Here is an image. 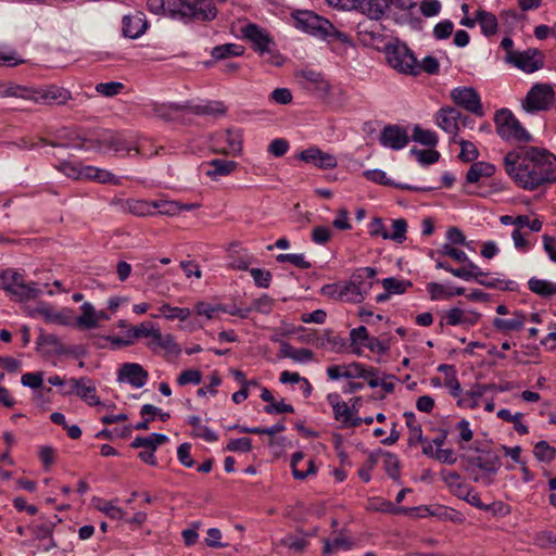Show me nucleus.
<instances>
[{
	"instance_id": "4c0bfd02",
	"label": "nucleus",
	"mask_w": 556,
	"mask_h": 556,
	"mask_svg": "<svg viewBox=\"0 0 556 556\" xmlns=\"http://www.w3.org/2000/svg\"><path fill=\"white\" fill-rule=\"evenodd\" d=\"M153 344L162 348L169 354L178 355L181 351L172 334L163 336L160 330L157 333H155V338L151 343H149V346L153 348Z\"/></svg>"
},
{
	"instance_id": "9d476101",
	"label": "nucleus",
	"mask_w": 556,
	"mask_h": 556,
	"mask_svg": "<svg viewBox=\"0 0 556 556\" xmlns=\"http://www.w3.org/2000/svg\"><path fill=\"white\" fill-rule=\"evenodd\" d=\"M414 5L412 0H363L362 12L371 20H380L392 8L407 11Z\"/></svg>"
},
{
	"instance_id": "37998d69",
	"label": "nucleus",
	"mask_w": 556,
	"mask_h": 556,
	"mask_svg": "<svg viewBox=\"0 0 556 556\" xmlns=\"http://www.w3.org/2000/svg\"><path fill=\"white\" fill-rule=\"evenodd\" d=\"M485 277H478V280H476L481 286H484L486 288H496L504 291H516L518 288V285L514 280H501L497 278L493 279H484Z\"/></svg>"
},
{
	"instance_id": "58836bf2",
	"label": "nucleus",
	"mask_w": 556,
	"mask_h": 556,
	"mask_svg": "<svg viewBox=\"0 0 556 556\" xmlns=\"http://www.w3.org/2000/svg\"><path fill=\"white\" fill-rule=\"evenodd\" d=\"M413 140L430 148L435 147L439 141L434 131L424 129L419 125H415L413 129Z\"/></svg>"
},
{
	"instance_id": "f8f14e48",
	"label": "nucleus",
	"mask_w": 556,
	"mask_h": 556,
	"mask_svg": "<svg viewBox=\"0 0 556 556\" xmlns=\"http://www.w3.org/2000/svg\"><path fill=\"white\" fill-rule=\"evenodd\" d=\"M453 102L481 117L484 115L479 93L472 87H458L451 91Z\"/></svg>"
},
{
	"instance_id": "052dcab7",
	"label": "nucleus",
	"mask_w": 556,
	"mask_h": 556,
	"mask_svg": "<svg viewBox=\"0 0 556 556\" xmlns=\"http://www.w3.org/2000/svg\"><path fill=\"white\" fill-rule=\"evenodd\" d=\"M251 448H252V440L247 437L230 440L226 446V450L230 451V452L247 453V452H250Z\"/></svg>"
},
{
	"instance_id": "4d7b16f0",
	"label": "nucleus",
	"mask_w": 556,
	"mask_h": 556,
	"mask_svg": "<svg viewBox=\"0 0 556 556\" xmlns=\"http://www.w3.org/2000/svg\"><path fill=\"white\" fill-rule=\"evenodd\" d=\"M254 283L258 288H268L271 281V274L269 270H265L262 268H251L249 269Z\"/></svg>"
},
{
	"instance_id": "a878e982",
	"label": "nucleus",
	"mask_w": 556,
	"mask_h": 556,
	"mask_svg": "<svg viewBox=\"0 0 556 556\" xmlns=\"http://www.w3.org/2000/svg\"><path fill=\"white\" fill-rule=\"evenodd\" d=\"M123 212L144 217L153 215V201L128 199L121 203Z\"/></svg>"
},
{
	"instance_id": "8fccbe9b",
	"label": "nucleus",
	"mask_w": 556,
	"mask_h": 556,
	"mask_svg": "<svg viewBox=\"0 0 556 556\" xmlns=\"http://www.w3.org/2000/svg\"><path fill=\"white\" fill-rule=\"evenodd\" d=\"M160 311L167 319L177 318L179 320H185L190 316V309L187 307H173L168 304H163Z\"/></svg>"
},
{
	"instance_id": "c03bdc74",
	"label": "nucleus",
	"mask_w": 556,
	"mask_h": 556,
	"mask_svg": "<svg viewBox=\"0 0 556 556\" xmlns=\"http://www.w3.org/2000/svg\"><path fill=\"white\" fill-rule=\"evenodd\" d=\"M323 543H324V547H323L324 555H331L339 548L351 549L354 545V543L352 541L344 539V538H336L333 541L325 539V540H323Z\"/></svg>"
},
{
	"instance_id": "bb28decb",
	"label": "nucleus",
	"mask_w": 556,
	"mask_h": 556,
	"mask_svg": "<svg viewBox=\"0 0 556 556\" xmlns=\"http://www.w3.org/2000/svg\"><path fill=\"white\" fill-rule=\"evenodd\" d=\"M495 173V166L488 162H475L466 174L469 184H476L482 177H491Z\"/></svg>"
},
{
	"instance_id": "f704fd0d",
	"label": "nucleus",
	"mask_w": 556,
	"mask_h": 556,
	"mask_svg": "<svg viewBox=\"0 0 556 556\" xmlns=\"http://www.w3.org/2000/svg\"><path fill=\"white\" fill-rule=\"evenodd\" d=\"M364 290L357 289L354 282L346 281L341 286L339 300L349 303H361L365 299Z\"/></svg>"
},
{
	"instance_id": "aec40b11",
	"label": "nucleus",
	"mask_w": 556,
	"mask_h": 556,
	"mask_svg": "<svg viewBox=\"0 0 556 556\" xmlns=\"http://www.w3.org/2000/svg\"><path fill=\"white\" fill-rule=\"evenodd\" d=\"M363 175L368 180H370L372 182H376V184H379L382 186L394 187V188L402 189V190L430 191L433 189L431 187H427V188L426 187H416V186H410V185H406V184L395 182L392 179L388 178L387 174L381 169H368V170H365L363 173Z\"/></svg>"
},
{
	"instance_id": "9b49d317",
	"label": "nucleus",
	"mask_w": 556,
	"mask_h": 556,
	"mask_svg": "<svg viewBox=\"0 0 556 556\" xmlns=\"http://www.w3.org/2000/svg\"><path fill=\"white\" fill-rule=\"evenodd\" d=\"M72 99L71 91L55 85L31 88L30 101L42 105H62Z\"/></svg>"
},
{
	"instance_id": "f3484780",
	"label": "nucleus",
	"mask_w": 556,
	"mask_h": 556,
	"mask_svg": "<svg viewBox=\"0 0 556 556\" xmlns=\"http://www.w3.org/2000/svg\"><path fill=\"white\" fill-rule=\"evenodd\" d=\"M299 157L300 160L314 164L321 169H331L337 166V157L333 154L324 152L316 147L303 150Z\"/></svg>"
},
{
	"instance_id": "1a4fd4ad",
	"label": "nucleus",
	"mask_w": 556,
	"mask_h": 556,
	"mask_svg": "<svg viewBox=\"0 0 556 556\" xmlns=\"http://www.w3.org/2000/svg\"><path fill=\"white\" fill-rule=\"evenodd\" d=\"M505 61L525 73H534L544 66V54L536 48H529L517 54L505 55Z\"/></svg>"
},
{
	"instance_id": "774afa93",
	"label": "nucleus",
	"mask_w": 556,
	"mask_h": 556,
	"mask_svg": "<svg viewBox=\"0 0 556 556\" xmlns=\"http://www.w3.org/2000/svg\"><path fill=\"white\" fill-rule=\"evenodd\" d=\"M453 28L454 25L451 21H442L434 26L433 36L440 40L446 39L452 35Z\"/></svg>"
},
{
	"instance_id": "6e6552de",
	"label": "nucleus",
	"mask_w": 556,
	"mask_h": 556,
	"mask_svg": "<svg viewBox=\"0 0 556 556\" xmlns=\"http://www.w3.org/2000/svg\"><path fill=\"white\" fill-rule=\"evenodd\" d=\"M555 92L549 84H535L522 101V109L528 113L546 111L553 103Z\"/></svg>"
},
{
	"instance_id": "2eb2a0df",
	"label": "nucleus",
	"mask_w": 556,
	"mask_h": 556,
	"mask_svg": "<svg viewBox=\"0 0 556 556\" xmlns=\"http://www.w3.org/2000/svg\"><path fill=\"white\" fill-rule=\"evenodd\" d=\"M379 142L386 148L401 150L409 142L405 128L399 125H387L380 132Z\"/></svg>"
},
{
	"instance_id": "ddd939ff",
	"label": "nucleus",
	"mask_w": 556,
	"mask_h": 556,
	"mask_svg": "<svg viewBox=\"0 0 556 556\" xmlns=\"http://www.w3.org/2000/svg\"><path fill=\"white\" fill-rule=\"evenodd\" d=\"M64 395L76 394L90 406H104L96 394V386L87 377L70 380V389L63 392Z\"/></svg>"
},
{
	"instance_id": "2f4dec72",
	"label": "nucleus",
	"mask_w": 556,
	"mask_h": 556,
	"mask_svg": "<svg viewBox=\"0 0 556 556\" xmlns=\"http://www.w3.org/2000/svg\"><path fill=\"white\" fill-rule=\"evenodd\" d=\"M81 315L77 317L76 325L79 328L92 329L98 326L97 312L93 305L86 302L81 305Z\"/></svg>"
},
{
	"instance_id": "7ed1b4c3",
	"label": "nucleus",
	"mask_w": 556,
	"mask_h": 556,
	"mask_svg": "<svg viewBox=\"0 0 556 556\" xmlns=\"http://www.w3.org/2000/svg\"><path fill=\"white\" fill-rule=\"evenodd\" d=\"M167 15L184 23L210 22L216 17L217 9L208 0H168Z\"/></svg>"
},
{
	"instance_id": "20e7f679",
	"label": "nucleus",
	"mask_w": 556,
	"mask_h": 556,
	"mask_svg": "<svg viewBox=\"0 0 556 556\" xmlns=\"http://www.w3.org/2000/svg\"><path fill=\"white\" fill-rule=\"evenodd\" d=\"M480 455L470 456L463 455L462 459L465 462V469L470 473L476 483L483 485H491L494 482V477L502 467L501 456L492 451H482Z\"/></svg>"
},
{
	"instance_id": "39448f33",
	"label": "nucleus",
	"mask_w": 556,
	"mask_h": 556,
	"mask_svg": "<svg viewBox=\"0 0 556 556\" xmlns=\"http://www.w3.org/2000/svg\"><path fill=\"white\" fill-rule=\"evenodd\" d=\"M494 123L497 135L505 141L528 143L532 135L521 125L508 109H501L495 112Z\"/></svg>"
},
{
	"instance_id": "49530a36",
	"label": "nucleus",
	"mask_w": 556,
	"mask_h": 556,
	"mask_svg": "<svg viewBox=\"0 0 556 556\" xmlns=\"http://www.w3.org/2000/svg\"><path fill=\"white\" fill-rule=\"evenodd\" d=\"M187 109V105L179 103H170V104H155L153 106V114L157 117H161L165 121H169L172 118V112H181Z\"/></svg>"
},
{
	"instance_id": "5701e85b",
	"label": "nucleus",
	"mask_w": 556,
	"mask_h": 556,
	"mask_svg": "<svg viewBox=\"0 0 556 556\" xmlns=\"http://www.w3.org/2000/svg\"><path fill=\"white\" fill-rule=\"evenodd\" d=\"M377 270L372 267L357 268L352 275L349 281L354 282L357 289L364 290L365 295L371 289L376 277Z\"/></svg>"
},
{
	"instance_id": "864d4df0",
	"label": "nucleus",
	"mask_w": 556,
	"mask_h": 556,
	"mask_svg": "<svg viewBox=\"0 0 556 556\" xmlns=\"http://www.w3.org/2000/svg\"><path fill=\"white\" fill-rule=\"evenodd\" d=\"M124 89V84L118 81L100 83L96 86V91L104 97H114Z\"/></svg>"
},
{
	"instance_id": "a211bd4d",
	"label": "nucleus",
	"mask_w": 556,
	"mask_h": 556,
	"mask_svg": "<svg viewBox=\"0 0 556 556\" xmlns=\"http://www.w3.org/2000/svg\"><path fill=\"white\" fill-rule=\"evenodd\" d=\"M41 292L42 291L37 288L36 282H25L24 277L18 274V279L13 282V286L8 294L11 295L15 301L24 302L39 296Z\"/></svg>"
},
{
	"instance_id": "423d86ee",
	"label": "nucleus",
	"mask_w": 556,
	"mask_h": 556,
	"mask_svg": "<svg viewBox=\"0 0 556 556\" xmlns=\"http://www.w3.org/2000/svg\"><path fill=\"white\" fill-rule=\"evenodd\" d=\"M386 58L389 65L397 72L410 75L418 74L417 59L405 43H388L386 46Z\"/></svg>"
},
{
	"instance_id": "0e129e2a",
	"label": "nucleus",
	"mask_w": 556,
	"mask_h": 556,
	"mask_svg": "<svg viewBox=\"0 0 556 556\" xmlns=\"http://www.w3.org/2000/svg\"><path fill=\"white\" fill-rule=\"evenodd\" d=\"M289 150V142L283 138L274 139L268 146V152L276 157L283 156Z\"/></svg>"
},
{
	"instance_id": "3c124183",
	"label": "nucleus",
	"mask_w": 556,
	"mask_h": 556,
	"mask_svg": "<svg viewBox=\"0 0 556 556\" xmlns=\"http://www.w3.org/2000/svg\"><path fill=\"white\" fill-rule=\"evenodd\" d=\"M276 260L279 263H291L301 269H308L312 267V264L305 260L303 254H279Z\"/></svg>"
},
{
	"instance_id": "393cba45",
	"label": "nucleus",
	"mask_w": 556,
	"mask_h": 556,
	"mask_svg": "<svg viewBox=\"0 0 556 556\" xmlns=\"http://www.w3.org/2000/svg\"><path fill=\"white\" fill-rule=\"evenodd\" d=\"M237 162L222 159H214L207 163L206 176L216 180L220 176H227L237 168Z\"/></svg>"
},
{
	"instance_id": "72a5a7b5",
	"label": "nucleus",
	"mask_w": 556,
	"mask_h": 556,
	"mask_svg": "<svg viewBox=\"0 0 556 556\" xmlns=\"http://www.w3.org/2000/svg\"><path fill=\"white\" fill-rule=\"evenodd\" d=\"M528 286L533 293L540 296L549 298L556 295V282H551L547 280L532 277L528 281Z\"/></svg>"
},
{
	"instance_id": "4468645a",
	"label": "nucleus",
	"mask_w": 556,
	"mask_h": 556,
	"mask_svg": "<svg viewBox=\"0 0 556 556\" xmlns=\"http://www.w3.org/2000/svg\"><path fill=\"white\" fill-rule=\"evenodd\" d=\"M149 378L148 371L138 363H125L117 371V380L119 382H127L131 387L142 388Z\"/></svg>"
},
{
	"instance_id": "473e14b6",
	"label": "nucleus",
	"mask_w": 556,
	"mask_h": 556,
	"mask_svg": "<svg viewBox=\"0 0 556 556\" xmlns=\"http://www.w3.org/2000/svg\"><path fill=\"white\" fill-rule=\"evenodd\" d=\"M404 417L409 430L408 445L413 446L418 442H426V438L422 435L421 425L417 422L415 414L413 412H406Z\"/></svg>"
},
{
	"instance_id": "4be33fe9",
	"label": "nucleus",
	"mask_w": 556,
	"mask_h": 556,
	"mask_svg": "<svg viewBox=\"0 0 556 556\" xmlns=\"http://www.w3.org/2000/svg\"><path fill=\"white\" fill-rule=\"evenodd\" d=\"M36 312L45 318L47 323L58 325H71L73 323V314L70 309L55 311L47 304H42L36 308Z\"/></svg>"
},
{
	"instance_id": "e2e57ef3",
	"label": "nucleus",
	"mask_w": 556,
	"mask_h": 556,
	"mask_svg": "<svg viewBox=\"0 0 556 556\" xmlns=\"http://www.w3.org/2000/svg\"><path fill=\"white\" fill-rule=\"evenodd\" d=\"M392 505L393 503L391 501L381 497H372L368 501L367 509L391 514Z\"/></svg>"
},
{
	"instance_id": "cd10ccee",
	"label": "nucleus",
	"mask_w": 556,
	"mask_h": 556,
	"mask_svg": "<svg viewBox=\"0 0 556 556\" xmlns=\"http://www.w3.org/2000/svg\"><path fill=\"white\" fill-rule=\"evenodd\" d=\"M186 105L187 109L197 115L220 116L226 113V106L219 101H208L197 105H189L187 103Z\"/></svg>"
},
{
	"instance_id": "a18cd8bd",
	"label": "nucleus",
	"mask_w": 556,
	"mask_h": 556,
	"mask_svg": "<svg viewBox=\"0 0 556 556\" xmlns=\"http://www.w3.org/2000/svg\"><path fill=\"white\" fill-rule=\"evenodd\" d=\"M128 332L131 337L132 342L136 339L148 337H151L154 340L155 333L159 332V329H154L151 323L144 321L138 326L132 327L131 329L128 330Z\"/></svg>"
},
{
	"instance_id": "0eeeda50",
	"label": "nucleus",
	"mask_w": 556,
	"mask_h": 556,
	"mask_svg": "<svg viewBox=\"0 0 556 556\" xmlns=\"http://www.w3.org/2000/svg\"><path fill=\"white\" fill-rule=\"evenodd\" d=\"M242 37L248 40L252 48L258 52L261 56H265L266 54L270 55L268 61L273 64L279 65L276 55L273 54V47L275 46L273 38L269 36L268 31L256 24L249 23L241 27Z\"/></svg>"
},
{
	"instance_id": "5fc2aeb1",
	"label": "nucleus",
	"mask_w": 556,
	"mask_h": 556,
	"mask_svg": "<svg viewBox=\"0 0 556 556\" xmlns=\"http://www.w3.org/2000/svg\"><path fill=\"white\" fill-rule=\"evenodd\" d=\"M459 144H460V153H459L458 157L463 162H472L478 157V155H479L478 149L476 148V146L472 142L466 141V140H460Z\"/></svg>"
},
{
	"instance_id": "338daca9",
	"label": "nucleus",
	"mask_w": 556,
	"mask_h": 556,
	"mask_svg": "<svg viewBox=\"0 0 556 556\" xmlns=\"http://www.w3.org/2000/svg\"><path fill=\"white\" fill-rule=\"evenodd\" d=\"M195 312L200 316H205L207 319L216 317L218 312H222V305H211L208 303L200 302L195 305Z\"/></svg>"
},
{
	"instance_id": "bf43d9fd",
	"label": "nucleus",
	"mask_w": 556,
	"mask_h": 556,
	"mask_svg": "<svg viewBox=\"0 0 556 556\" xmlns=\"http://www.w3.org/2000/svg\"><path fill=\"white\" fill-rule=\"evenodd\" d=\"M202 380V374L198 369L184 370L177 378L179 386H186L189 383L199 384Z\"/></svg>"
},
{
	"instance_id": "7c9ffc66",
	"label": "nucleus",
	"mask_w": 556,
	"mask_h": 556,
	"mask_svg": "<svg viewBox=\"0 0 556 556\" xmlns=\"http://www.w3.org/2000/svg\"><path fill=\"white\" fill-rule=\"evenodd\" d=\"M465 266L459 268H453L451 274L457 278L468 280H478V277H486L488 274L483 273L473 262L468 260V262H462Z\"/></svg>"
},
{
	"instance_id": "c85d7f7f",
	"label": "nucleus",
	"mask_w": 556,
	"mask_h": 556,
	"mask_svg": "<svg viewBox=\"0 0 556 556\" xmlns=\"http://www.w3.org/2000/svg\"><path fill=\"white\" fill-rule=\"evenodd\" d=\"M301 77L305 79L307 84L311 85V87L319 91L320 93H328L330 89L329 83L324 78L321 73L315 72L313 70H305L301 72ZM306 88H309V86H306Z\"/></svg>"
},
{
	"instance_id": "de8ad7c7",
	"label": "nucleus",
	"mask_w": 556,
	"mask_h": 556,
	"mask_svg": "<svg viewBox=\"0 0 556 556\" xmlns=\"http://www.w3.org/2000/svg\"><path fill=\"white\" fill-rule=\"evenodd\" d=\"M533 453L539 460L546 463L552 462L556 456V450L546 441L538 442L534 446Z\"/></svg>"
},
{
	"instance_id": "dca6fc26",
	"label": "nucleus",
	"mask_w": 556,
	"mask_h": 556,
	"mask_svg": "<svg viewBox=\"0 0 556 556\" xmlns=\"http://www.w3.org/2000/svg\"><path fill=\"white\" fill-rule=\"evenodd\" d=\"M438 126L448 134L458 131V123L462 121L463 125H466L468 117L462 115V113L452 106L441 108L435 115Z\"/></svg>"
},
{
	"instance_id": "c756f323",
	"label": "nucleus",
	"mask_w": 556,
	"mask_h": 556,
	"mask_svg": "<svg viewBox=\"0 0 556 556\" xmlns=\"http://www.w3.org/2000/svg\"><path fill=\"white\" fill-rule=\"evenodd\" d=\"M379 369L375 367H367L361 363L353 362L344 367V378L354 379L363 378L367 379L369 376L379 375Z\"/></svg>"
},
{
	"instance_id": "79ce46f5",
	"label": "nucleus",
	"mask_w": 556,
	"mask_h": 556,
	"mask_svg": "<svg viewBox=\"0 0 556 556\" xmlns=\"http://www.w3.org/2000/svg\"><path fill=\"white\" fill-rule=\"evenodd\" d=\"M155 211L161 215L174 216L182 211V206L175 201L156 200L153 201V214Z\"/></svg>"
},
{
	"instance_id": "412c9836",
	"label": "nucleus",
	"mask_w": 556,
	"mask_h": 556,
	"mask_svg": "<svg viewBox=\"0 0 556 556\" xmlns=\"http://www.w3.org/2000/svg\"><path fill=\"white\" fill-rule=\"evenodd\" d=\"M100 148L113 150L115 152H130L131 143L119 132L105 131L98 139Z\"/></svg>"
},
{
	"instance_id": "69168bd1",
	"label": "nucleus",
	"mask_w": 556,
	"mask_h": 556,
	"mask_svg": "<svg viewBox=\"0 0 556 556\" xmlns=\"http://www.w3.org/2000/svg\"><path fill=\"white\" fill-rule=\"evenodd\" d=\"M251 311H256L262 314H269L273 309V299L264 294L258 299H255L250 307Z\"/></svg>"
},
{
	"instance_id": "603ef678",
	"label": "nucleus",
	"mask_w": 556,
	"mask_h": 556,
	"mask_svg": "<svg viewBox=\"0 0 556 556\" xmlns=\"http://www.w3.org/2000/svg\"><path fill=\"white\" fill-rule=\"evenodd\" d=\"M325 341L327 342V344L331 346V350L334 351L336 353L343 352L348 346L346 339L333 333V331L331 330H327L325 332Z\"/></svg>"
},
{
	"instance_id": "ea45409f",
	"label": "nucleus",
	"mask_w": 556,
	"mask_h": 556,
	"mask_svg": "<svg viewBox=\"0 0 556 556\" xmlns=\"http://www.w3.org/2000/svg\"><path fill=\"white\" fill-rule=\"evenodd\" d=\"M382 287L388 293L391 294H403L406 292L407 288L412 287V282L408 280H400L394 277L384 278L382 281Z\"/></svg>"
},
{
	"instance_id": "f03ea898",
	"label": "nucleus",
	"mask_w": 556,
	"mask_h": 556,
	"mask_svg": "<svg viewBox=\"0 0 556 556\" xmlns=\"http://www.w3.org/2000/svg\"><path fill=\"white\" fill-rule=\"evenodd\" d=\"M296 28L315 37L328 40L351 43V37L337 29L328 20L317 15L313 11H298L293 13Z\"/></svg>"
},
{
	"instance_id": "13d9d810",
	"label": "nucleus",
	"mask_w": 556,
	"mask_h": 556,
	"mask_svg": "<svg viewBox=\"0 0 556 556\" xmlns=\"http://www.w3.org/2000/svg\"><path fill=\"white\" fill-rule=\"evenodd\" d=\"M369 338H370V336L365 326H359L357 328H353L350 331L351 346H354V345L366 346V343L368 342Z\"/></svg>"
},
{
	"instance_id": "e433bc0d",
	"label": "nucleus",
	"mask_w": 556,
	"mask_h": 556,
	"mask_svg": "<svg viewBox=\"0 0 556 556\" xmlns=\"http://www.w3.org/2000/svg\"><path fill=\"white\" fill-rule=\"evenodd\" d=\"M244 52V48L242 46L236 43H225L220 46H216L212 49L211 55L214 60H224L230 56H239Z\"/></svg>"
},
{
	"instance_id": "6e6d98bb",
	"label": "nucleus",
	"mask_w": 556,
	"mask_h": 556,
	"mask_svg": "<svg viewBox=\"0 0 556 556\" xmlns=\"http://www.w3.org/2000/svg\"><path fill=\"white\" fill-rule=\"evenodd\" d=\"M438 253L444 256H448L458 263L468 262L469 260L468 255L463 250L456 249L450 243L443 244Z\"/></svg>"
},
{
	"instance_id": "f257e3e1",
	"label": "nucleus",
	"mask_w": 556,
	"mask_h": 556,
	"mask_svg": "<svg viewBox=\"0 0 556 556\" xmlns=\"http://www.w3.org/2000/svg\"><path fill=\"white\" fill-rule=\"evenodd\" d=\"M504 166L509 177L525 190L534 191L556 184V155L545 148L528 146L509 151Z\"/></svg>"
},
{
	"instance_id": "6ab92c4d",
	"label": "nucleus",
	"mask_w": 556,
	"mask_h": 556,
	"mask_svg": "<svg viewBox=\"0 0 556 556\" xmlns=\"http://www.w3.org/2000/svg\"><path fill=\"white\" fill-rule=\"evenodd\" d=\"M147 27L148 22L142 12L137 11L123 17V34L128 38L136 39L140 37L144 34Z\"/></svg>"
},
{
	"instance_id": "c9c22d12",
	"label": "nucleus",
	"mask_w": 556,
	"mask_h": 556,
	"mask_svg": "<svg viewBox=\"0 0 556 556\" xmlns=\"http://www.w3.org/2000/svg\"><path fill=\"white\" fill-rule=\"evenodd\" d=\"M478 24L480 25L481 31L485 36H492L497 31V18L496 16L485 10H478Z\"/></svg>"
},
{
	"instance_id": "a19ab883",
	"label": "nucleus",
	"mask_w": 556,
	"mask_h": 556,
	"mask_svg": "<svg viewBox=\"0 0 556 556\" xmlns=\"http://www.w3.org/2000/svg\"><path fill=\"white\" fill-rule=\"evenodd\" d=\"M393 231L383 233V239H390L397 243H402L406 240L407 223L404 218L394 219L392 223Z\"/></svg>"
},
{
	"instance_id": "b1692460",
	"label": "nucleus",
	"mask_w": 556,
	"mask_h": 556,
	"mask_svg": "<svg viewBox=\"0 0 556 556\" xmlns=\"http://www.w3.org/2000/svg\"><path fill=\"white\" fill-rule=\"evenodd\" d=\"M525 321L526 315L519 311H515L511 318H494L493 326L498 331L510 332L520 330L523 327Z\"/></svg>"
},
{
	"instance_id": "680f3d73",
	"label": "nucleus",
	"mask_w": 556,
	"mask_h": 556,
	"mask_svg": "<svg viewBox=\"0 0 556 556\" xmlns=\"http://www.w3.org/2000/svg\"><path fill=\"white\" fill-rule=\"evenodd\" d=\"M21 382L25 387L39 389L43 383V374L41 371L26 372L22 376Z\"/></svg>"
},
{
	"instance_id": "09e8293b",
	"label": "nucleus",
	"mask_w": 556,
	"mask_h": 556,
	"mask_svg": "<svg viewBox=\"0 0 556 556\" xmlns=\"http://www.w3.org/2000/svg\"><path fill=\"white\" fill-rule=\"evenodd\" d=\"M1 94L3 97H15V98H22L25 100H30L31 88L21 86V85L10 84L1 91Z\"/></svg>"
}]
</instances>
